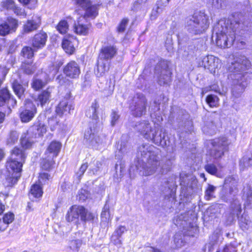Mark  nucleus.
I'll return each instance as SVG.
<instances>
[{
    "label": "nucleus",
    "mask_w": 252,
    "mask_h": 252,
    "mask_svg": "<svg viewBox=\"0 0 252 252\" xmlns=\"http://www.w3.org/2000/svg\"><path fill=\"white\" fill-rule=\"evenodd\" d=\"M19 137V134L17 131L11 130L7 136L6 145L8 146H13L18 142Z\"/></svg>",
    "instance_id": "obj_32"
},
{
    "label": "nucleus",
    "mask_w": 252,
    "mask_h": 252,
    "mask_svg": "<svg viewBox=\"0 0 252 252\" xmlns=\"http://www.w3.org/2000/svg\"><path fill=\"white\" fill-rule=\"evenodd\" d=\"M208 17L204 13H195L186 18V28L192 34H200L209 27Z\"/></svg>",
    "instance_id": "obj_5"
},
{
    "label": "nucleus",
    "mask_w": 252,
    "mask_h": 252,
    "mask_svg": "<svg viewBox=\"0 0 252 252\" xmlns=\"http://www.w3.org/2000/svg\"><path fill=\"white\" fill-rule=\"evenodd\" d=\"M75 4L82 9L84 12H79L81 15L84 17L94 18L97 14L96 7L92 4L90 0H73Z\"/></svg>",
    "instance_id": "obj_10"
},
{
    "label": "nucleus",
    "mask_w": 252,
    "mask_h": 252,
    "mask_svg": "<svg viewBox=\"0 0 252 252\" xmlns=\"http://www.w3.org/2000/svg\"><path fill=\"white\" fill-rule=\"evenodd\" d=\"M252 27V22L242 14L234 16L232 20L220 19L213 29L217 46L224 48L230 46L236 36H242Z\"/></svg>",
    "instance_id": "obj_1"
},
{
    "label": "nucleus",
    "mask_w": 252,
    "mask_h": 252,
    "mask_svg": "<svg viewBox=\"0 0 252 252\" xmlns=\"http://www.w3.org/2000/svg\"><path fill=\"white\" fill-rule=\"evenodd\" d=\"M18 26L17 21L12 18H8L7 20L0 25V35L4 36L15 31Z\"/></svg>",
    "instance_id": "obj_16"
},
{
    "label": "nucleus",
    "mask_w": 252,
    "mask_h": 252,
    "mask_svg": "<svg viewBox=\"0 0 252 252\" xmlns=\"http://www.w3.org/2000/svg\"><path fill=\"white\" fill-rule=\"evenodd\" d=\"M69 26L66 21H61L56 26L57 31L61 34L65 33L68 30Z\"/></svg>",
    "instance_id": "obj_43"
},
{
    "label": "nucleus",
    "mask_w": 252,
    "mask_h": 252,
    "mask_svg": "<svg viewBox=\"0 0 252 252\" xmlns=\"http://www.w3.org/2000/svg\"><path fill=\"white\" fill-rule=\"evenodd\" d=\"M18 1L24 5H28L30 8H32L36 4V0H18Z\"/></svg>",
    "instance_id": "obj_56"
},
{
    "label": "nucleus",
    "mask_w": 252,
    "mask_h": 252,
    "mask_svg": "<svg viewBox=\"0 0 252 252\" xmlns=\"http://www.w3.org/2000/svg\"><path fill=\"white\" fill-rule=\"evenodd\" d=\"M101 165V162L97 161L95 164V167H91L89 169V173L91 175H94L99 170L100 166Z\"/></svg>",
    "instance_id": "obj_61"
},
{
    "label": "nucleus",
    "mask_w": 252,
    "mask_h": 252,
    "mask_svg": "<svg viewBox=\"0 0 252 252\" xmlns=\"http://www.w3.org/2000/svg\"><path fill=\"white\" fill-rule=\"evenodd\" d=\"M101 218L102 221L104 222H108L110 219L109 207L107 204H105L104 206L101 214Z\"/></svg>",
    "instance_id": "obj_47"
},
{
    "label": "nucleus",
    "mask_w": 252,
    "mask_h": 252,
    "mask_svg": "<svg viewBox=\"0 0 252 252\" xmlns=\"http://www.w3.org/2000/svg\"><path fill=\"white\" fill-rule=\"evenodd\" d=\"M80 17L77 21V23H75L73 26V31L75 33L79 35H85L88 33L89 28L90 27V24H84L81 23V19L87 18L84 17V15Z\"/></svg>",
    "instance_id": "obj_24"
},
{
    "label": "nucleus",
    "mask_w": 252,
    "mask_h": 252,
    "mask_svg": "<svg viewBox=\"0 0 252 252\" xmlns=\"http://www.w3.org/2000/svg\"><path fill=\"white\" fill-rule=\"evenodd\" d=\"M149 165H151L152 166H146L145 167V163L142 160V163L139 162L138 164L136 165L137 170L139 171V173L143 176H149L153 174L156 171L157 165V159L152 160L150 162Z\"/></svg>",
    "instance_id": "obj_15"
},
{
    "label": "nucleus",
    "mask_w": 252,
    "mask_h": 252,
    "mask_svg": "<svg viewBox=\"0 0 252 252\" xmlns=\"http://www.w3.org/2000/svg\"><path fill=\"white\" fill-rule=\"evenodd\" d=\"M16 3L13 0H5L1 2V6L7 10H13Z\"/></svg>",
    "instance_id": "obj_50"
},
{
    "label": "nucleus",
    "mask_w": 252,
    "mask_h": 252,
    "mask_svg": "<svg viewBox=\"0 0 252 252\" xmlns=\"http://www.w3.org/2000/svg\"><path fill=\"white\" fill-rule=\"evenodd\" d=\"M43 193L42 189L39 185L34 184L32 186L31 189V194L33 197L38 198L42 196Z\"/></svg>",
    "instance_id": "obj_44"
},
{
    "label": "nucleus",
    "mask_w": 252,
    "mask_h": 252,
    "mask_svg": "<svg viewBox=\"0 0 252 252\" xmlns=\"http://www.w3.org/2000/svg\"><path fill=\"white\" fill-rule=\"evenodd\" d=\"M128 22V19L127 18H124L118 26L117 31L119 32H124Z\"/></svg>",
    "instance_id": "obj_54"
},
{
    "label": "nucleus",
    "mask_w": 252,
    "mask_h": 252,
    "mask_svg": "<svg viewBox=\"0 0 252 252\" xmlns=\"http://www.w3.org/2000/svg\"><path fill=\"white\" fill-rule=\"evenodd\" d=\"M26 158L25 151L21 147L15 146L10 151V155L9 158H11V160L15 159L25 162Z\"/></svg>",
    "instance_id": "obj_26"
},
{
    "label": "nucleus",
    "mask_w": 252,
    "mask_h": 252,
    "mask_svg": "<svg viewBox=\"0 0 252 252\" xmlns=\"http://www.w3.org/2000/svg\"><path fill=\"white\" fill-rule=\"evenodd\" d=\"M211 144L213 147L210 150V155L213 158L217 159L220 158L227 150L229 143L227 139L223 137L212 140Z\"/></svg>",
    "instance_id": "obj_8"
},
{
    "label": "nucleus",
    "mask_w": 252,
    "mask_h": 252,
    "mask_svg": "<svg viewBox=\"0 0 252 252\" xmlns=\"http://www.w3.org/2000/svg\"><path fill=\"white\" fill-rule=\"evenodd\" d=\"M252 165V154L243 157L239 162L241 170H244Z\"/></svg>",
    "instance_id": "obj_35"
},
{
    "label": "nucleus",
    "mask_w": 252,
    "mask_h": 252,
    "mask_svg": "<svg viewBox=\"0 0 252 252\" xmlns=\"http://www.w3.org/2000/svg\"><path fill=\"white\" fill-rule=\"evenodd\" d=\"M7 196L8 194L0 193V215L3 213L5 208V205L2 202L1 199H2L4 201Z\"/></svg>",
    "instance_id": "obj_59"
},
{
    "label": "nucleus",
    "mask_w": 252,
    "mask_h": 252,
    "mask_svg": "<svg viewBox=\"0 0 252 252\" xmlns=\"http://www.w3.org/2000/svg\"><path fill=\"white\" fill-rule=\"evenodd\" d=\"M130 148V146L127 144V142L122 140L121 143L117 146L118 151L116 152V156L120 158L126 154Z\"/></svg>",
    "instance_id": "obj_34"
},
{
    "label": "nucleus",
    "mask_w": 252,
    "mask_h": 252,
    "mask_svg": "<svg viewBox=\"0 0 252 252\" xmlns=\"http://www.w3.org/2000/svg\"><path fill=\"white\" fill-rule=\"evenodd\" d=\"M217 252H236V250L231 245H226L221 252L218 251Z\"/></svg>",
    "instance_id": "obj_64"
},
{
    "label": "nucleus",
    "mask_w": 252,
    "mask_h": 252,
    "mask_svg": "<svg viewBox=\"0 0 252 252\" xmlns=\"http://www.w3.org/2000/svg\"><path fill=\"white\" fill-rule=\"evenodd\" d=\"M111 241L115 245H121L122 244L121 237H119L114 233L111 236Z\"/></svg>",
    "instance_id": "obj_60"
},
{
    "label": "nucleus",
    "mask_w": 252,
    "mask_h": 252,
    "mask_svg": "<svg viewBox=\"0 0 252 252\" xmlns=\"http://www.w3.org/2000/svg\"><path fill=\"white\" fill-rule=\"evenodd\" d=\"M16 100L13 97H11L10 94L7 89H3L0 92V106L6 103L10 108H13L16 104Z\"/></svg>",
    "instance_id": "obj_21"
},
{
    "label": "nucleus",
    "mask_w": 252,
    "mask_h": 252,
    "mask_svg": "<svg viewBox=\"0 0 252 252\" xmlns=\"http://www.w3.org/2000/svg\"><path fill=\"white\" fill-rule=\"evenodd\" d=\"M21 174L20 173H11L9 174L8 173V175H7L6 178V182H7V186H12L15 184L18 181V179L20 177Z\"/></svg>",
    "instance_id": "obj_39"
},
{
    "label": "nucleus",
    "mask_w": 252,
    "mask_h": 252,
    "mask_svg": "<svg viewBox=\"0 0 252 252\" xmlns=\"http://www.w3.org/2000/svg\"><path fill=\"white\" fill-rule=\"evenodd\" d=\"M183 237L184 236L180 234H176L175 235L174 242L176 248H179L185 245V241L183 239Z\"/></svg>",
    "instance_id": "obj_46"
},
{
    "label": "nucleus",
    "mask_w": 252,
    "mask_h": 252,
    "mask_svg": "<svg viewBox=\"0 0 252 252\" xmlns=\"http://www.w3.org/2000/svg\"><path fill=\"white\" fill-rule=\"evenodd\" d=\"M21 69L24 73L27 74H32L34 72L36 69V67L35 65L32 64V63H24L21 65Z\"/></svg>",
    "instance_id": "obj_41"
},
{
    "label": "nucleus",
    "mask_w": 252,
    "mask_h": 252,
    "mask_svg": "<svg viewBox=\"0 0 252 252\" xmlns=\"http://www.w3.org/2000/svg\"><path fill=\"white\" fill-rule=\"evenodd\" d=\"M78 196L79 200L84 201L89 197V193L87 190L82 189L79 191Z\"/></svg>",
    "instance_id": "obj_58"
},
{
    "label": "nucleus",
    "mask_w": 252,
    "mask_h": 252,
    "mask_svg": "<svg viewBox=\"0 0 252 252\" xmlns=\"http://www.w3.org/2000/svg\"><path fill=\"white\" fill-rule=\"evenodd\" d=\"M219 119V115L216 112L212 113L202 127L204 133L209 135L214 134L217 131L216 123Z\"/></svg>",
    "instance_id": "obj_13"
},
{
    "label": "nucleus",
    "mask_w": 252,
    "mask_h": 252,
    "mask_svg": "<svg viewBox=\"0 0 252 252\" xmlns=\"http://www.w3.org/2000/svg\"><path fill=\"white\" fill-rule=\"evenodd\" d=\"M47 35L44 32L36 33L32 39V46L36 49H40L45 46L47 39Z\"/></svg>",
    "instance_id": "obj_22"
},
{
    "label": "nucleus",
    "mask_w": 252,
    "mask_h": 252,
    "mask_svg": "<svg viewBox=\"0 0 252 252\" xmlns=\"http://www.w3.org/2000/svg\"><path fill=\"white\" fill-rule=\"evenodd\" d=\"M219 98L215 94H209L206 98V102L210 107H216L219 104Z\"/></svg>",
    "instance_id": "obj_40"
},
{
    "label": "nucleus",
    "mask_w": 252,
    "mask_h": 252,
    "mask_svg": "<svg viewBox=\"0 0 252 252\" xmlns=\"http://www.w3.org/2000/svg\"><path fill=\"white\" fill-rule=\"evenodd\" d=\"M12 88L17 96L19 98H21L24 94L26 88L17 80H14L12 83Z\"/></svg>",
    "instance_id": "obj_37"
},
{
    "label": "nucleus",
    "mask_w": 252,
    "mask_h": 252,
    "mask_svg": "<svg viewBox=\"0 0 252 252\" xmlns=\"http://www.w3.org/2000/svg\"><path fill=\"white\" fill-rule=\"evenodd\" d=\"M119 115L118 114L117 112L116 111H113L111 115V125L114 126L116 123V122L119 120Z\"/></svg>",
    "instance_id": "obj_63"
},
{
    "label": "nucleus",
    "mask_w": 252,
    "mask_h": 252,
    "mask_svg": "<svg viewBox=\"0 0 252 252\" xmlns=\"http://www.w3.org/2000/svg\"><path fill=\"white\" fill-rule=\"evenodd\" d=\"M79 217L82 221L93 220L94 215L83 206L74 205L68 210L65 216L67 221L73 222L77 226L79 224Z\"/></svg>",
    "instance_id": "obj_6"
},
{
    "label": "nucleus",
    "mask_w": 252,
    "mask_h": 252,
    "mask_svg": "<svg viewBox=\"0 0 252 252\" xmlns=\"http://www.w3.org/2000/svg\"><path fill=\"white\" fill-rule=\"evenodd\" d=\"M126 229L125 226L121 225L113 233L114 234L121 237L123 234L126 231Z\"/></svg>",
    "instance_id": "obj_62"
},
{
    "label": "nucleus",
    "mask_w": 252,
    "mask_h": 252,
    "mask_svg": "<svg viewBox=\"0 0 252 252\" xmlns=\"http://www.w3.org/2000/svg\"><path fill=\"white\" fill-rule=\"evenodd\" d=\"M46 132V127L45 125L41 123H37L31 126L27 131V134L29 137L36 138L41 136Z\"/></svg>",
    "instance_id": "obj_18"
},
{
    "label": "nucleus",
    "mask_w": 252,
    "mask_h": 252,
    "mask_svg": "<svg viewBox=\"0 0 252 252\" xmlns=\"http://www.w3.org/2000/svg\"><path fill=\"white\" fill-rule=\"evenodd\" d=\"M197 180L195 177L192 175L180 176V184L187 189H193L197 185Z\"/></svg>",
    "instance_id": "obj_28"
},
{
    "label": "nucleus",
    "mask_w": 252,
    "mask_h": 252,
    "mask_svg": "<svg viewBox=\"0 0 252 252\" xmlns=\"http://www.w3.org/2000/svg\"><path fill=\"white\" fill-rule=\"evenodd\" d=\"M149 110L151 114V117L154 123V126L152 127L150 124L146 121L140 122L136 125V129L140 132L144 137L152 141L154 143L157 144V129L156 125L158 122V107L157 104V100H154L153 102L150 103Z\"/></svg>",
    "instance_id": "obj_4"
},
{
    "label": "nucleus",
    "mask_w": 252,
    "mask_h": 252,
    "mask_svg": "<svg viewBox=\"0 0 252 252\" xmlns=\"http://www.w3.org/2000/svg\"><path fill=\"white\" fill-rule=\"evenodd\" d=\"M61 147L62 144L60 142L53 141L48 146L45 152V154H49L48 157H50V158L56 157L58 155Z\"/></svg>",
    "instance_id": "obj_27"
},
{
    "label": "nucleus",
    "mask_w": 252,
    "mask_h": 252,
    "mask_svg": "<svg viewBox=\"0 0 252 252\" xmlns=\"http://www.w3.org/2000/svg\"><path fill=\"white\" fill-rule=\"evenodd\" d=\"M71 106L68 105V102L66 100H63L60 102L58 107L56 108V112L60 115L62 116L64 112L68 111L70 112Z\"/></svg>",
    "instance_id": "obj_36"
},
{
    "label": "nucleus",
    "mask_w": 252,
    "mask_h": 252,
    "mask_svg": "<svg viewBox=\"0 0 252 252\" xmlns=\"http://www.w3.org/2000/svg\"><path fill=\"white\" fill-rule=\"evenodd\" d=\"M158 66L161 68L158 84H167L171 81V72L169 68V63L167 61H161Z\"/></svg>",
    "instance_id": "obj_14"
},
{
    "label": "nucleus",
    "mask_w": 252,
    "mask_h": 252,
    "mask_svg": "<svg viewBox=\"0 0 252 252\" xmlns=\"http://www.w3.org/2000/svg\"><path fill=\"white\" fill-rule=\"evenodd\" d=\"M14 215L12 212H8L5 214L2 218V220L7 224L12 223L14 220Z\"/></svg>",
    "instance_id": "obj_52"
},
{
    "label": "nucleus",
    "mask_w": 252,
    "mask_h": 252,
    "mask_svg": "<svg viewBox=\"0 0 252 252\" xmlns=\"http://www.w3.org/2000/svg\"><path fill=\"white\" fill-rule=\"evenodd\" d=\"M109 69V62L105 61L98 59L97 66L95 70L97 76H102L104 73L108 71Z\"/></svg>",
    "instance_id": "obj_29"
},
{
    "label": "nucleus",
    "mask_w": 252,
    "mask_h": 252,
    "mask_svg": "<svg viewBox=\"0 0 252 252\" xmlns=\"http://www.w3.org/2000/svg\"><path fill=\"white\" fill-rule=\"evenodd\" d=\"M238 192L237 182L232 177H229L224 181V187L221 198L225 202H231Z\"/></svg>",
    "instance_id": "obj_9"
},
{
    "label": "nucleus",
    "mask_w": 252,
    "mask_h": 252,
    "mask_svg": "<svg viewBox=\"0 0 252 252\" xmlns=\"http://www.w3.org/2000/svg\"><path fill=\"white\" fill-rule=\"evenodd\" d=\"M116 53L117 49L114 46H105L101 48L98 59L109 61L116 55Z\"/></svg>",
    "instance_id": "obj_20"
},
{
    "label": "nucleus",
    "mask_w": 252,
    "mask_h": 252,
    "mask_svg": "<svg viewBox=\"0 0 252 252\" xmlns=\"http://www.w3.org/2000/svg\"><path fill=\"white\" fill-rule=\"evenodd\" d=\"M21 55L24 58L30 59L33 56V51L32 47L26 46L22 49Z\"/></svg>",
    "instance_id": "obj_48"
},
{
    "label": "nucleus",
    "mask_w": 252,
    "mask_h": 252,
    "mask_svg": "<svg viewBox=\"0 0 252 252\" xmlns=\"http://www.w3.org/2000/svg\"><path fill=\"white\" fill-rule=\"evenodd\" d=\"M208 3L211 4L213 8L220 9L223 7L224 1L223 0H209Z\"/></svg>",
    "instance_id": "obj_51"
},
{
    "label": "nucleus",
    "mask_w": 252,
    "mask_h": 252,
    "mask_svg": "<svg viewBox=\"0 0 252 252\" xmlns=\"http://www.w3.org/2000/svg\"><path fill=\"white\" fill-rule=\"evenodd\" d=\"M36 113V108L35 105L31 101L27 100L24 107L22 108L20 113V118L23 123L31 121Z\"/></svg>",
    "instance_id": "obj_12"
},
{
    "label": "nucleus",
    "mask_w": 252,
    "mask_h": 252,
    "mask_svg": "<svg viewBox=\"0 0 252 252\" xmlns=\"http://www.w3.org/2000/svg\"><path fill=\"white\" fill-rule=\"evenodd\" d=\"M29 138L30 137L28 138H24L23 137H21L20 139V142L23 149H28L32 146L33 142L30 140Z\"/></svg>",
    "instance_id": "obj_53"
},
{
    "label": "nucleus",
    "mask_w": 252,
    "mask_h": 252,
    "mask_svg": "<svg viewBox=\"0 0 252 252\" xmlns=\"http://www.w3.org/2000/svg\"><path fill=\"white\" fill-rule=\"evenodd\" d=\"M216 189V187L211 185H208V186L205 192L204 197L206 200H210L212 198H214V193Z\"/></svg>",
    "instance_id": "obj_42"
},
{
    "label": "nucleus",
    "mask_w": 252,
    "mask_h": 252,
    "mask_svg": "<svg viewBox=\"0 0 252 252\" xmlns=\"http://www.w3.org/2000/svg\"><path fill=\"white\" fill-rule=\"evenodd\" d=\"M205 170L209 174L213 175H216L218 169L216 166L212 163H208L205 166Z\"/></svg>",
    "instance_id": "obj_49"
},
{
    "label": "nucleus",
    "mask_w": 252,
    "mask_h": 252,
    "mask_svg": "<svg viewBox=\"0 0 252 252\" xmlns=\"http://www.w3.org/2000/svg\"><path fill=\"white\" fill-rule=\"evenodd\" d=\"M88 167V165L87 163H83L79 168V170L78 172H76V175L79 180L82 175L84 174L85 171L87 170Z\"/></svg>",
    "instance_id": "obj_55"
},
{
    "label": "nucleus",
    "mask_w": 252,
    "mask_h": 252,
    "mask_svg": "<svg viewBox=\"0 0 252 252\" xmlns=\"http://www.w3.org/2000/svg\"><path fill=\"white\" fill-rule=\"evenodd\" d=\"M82 245V241L80 239L72 240L69 241L67 249H69L73 252H78Z\"/></svg>",
    "instance_id": "obj_38"
},
{
    "label": "nucleus",
    "mask_w": 252,
    "mask_h": 252,
    "mask_svg": "<svg viewBox=\"0 0 252 252\" xmlns=\"http://www.w3.org/2000/svg\"><path fill=\"white\" fill-rule=\"evenodd\" d=\"M63 72L66 76L76 79L78 78L80 74V67L76 62H70L64 67Z\"/></svg>",
    "instance_id": "obj_17"
},
{
    "label": "nucleus",
    "mask_w": 252,
    "mask_h": 252,
    "mask_svg": "<svg viewBox=\"0 0 252 252\" xmlns=\"http://www.w3.org/2000/svg\"><path fill=\"white\" fill-rule=\"evenodd\" d=\"M147 100L146 96L142 94H136L132 99L130 104V109L133 116L141 117L145 113Z\"/></svg>",
    "instance_id": "obj_7"
},
{
    "label": "nucleus",
    "mask_w": 252,
    "mask_h": 252,
    "mask_svg": "<svg viewBox=\"0 0 252 252\" xmlns=\"http://www.w3.org/2000/svg\"><path fill=\"white\" fill-rule=\"evenodd\" d=\"M156 148L152 146H148L147 145H142L138 148V156L140 154L141 157L148 158L149 164L152 160H157V156L156 153L152 151L153 149Z\"/></svg>",
    "instance_id": "obj_19"
},
{
    "label": "nucleus",
    "mask_w": 252,
    "mask_h": 252,
    "mask_svg": "<svg viewBox=\"0 0 252 252\" xmlns=\"http://www.w3.org/2000/svg\"><path fill=\"white\" fill-rule=\"evenodd\" d=\"M48 159H43L41 163V166L43 169L46 170H50L54 165V161L53 160V158L48 157Z\"/></svg>",
    "instance_id": "obj_45"
},
{
    "label": "nucleus",
    "mask_w": 252,
    "mask_h": 252,
    "mask_svg": "<svg viewBox=\"0 0 252 252\" xmlns=\"http://www.w3.org/2000/svg\"><path fill=\"white\" fill-rule=\"evenodd\" d=\"M200 64L213 74H215L221 65L220 60L212 55L203 57Z\"/></svg>",
    "instance_id": "obj_11"
},
{
    "label": "nucleus",
    "mask_w": 252,
    "mask_h": 252,
    "mask_svg": "<svg viewBox=\"0 0 252 252\" xmlns=\"http://www.w3.org/2000/svg\"><path fill=\"white\" fill-rule=\"evenodd\" d=\"M98 109L99 105L95 100L86 113V116L92 119V123L94 125L93 126H91L89 129L85 131L84 140L87 144L94 148H97L101 143L100 138L96 135V132L100 126L98 116Z\"/></svg>",
    "instance_id": "obj_3"
},
{
    "label": "nucleus",
    "mask_w": 252,
    "mask_h": 252,
    "mask_svg": "<svg viewBox=\"0 0 252 252\" xmlns=\"http://www.w3.org/2000/svg\"><path fill=\"white\" fill-rule=\"evenodd\" d=\"M52 92V88H48L46 90L43 91L38 96L37 100L40 103L41 106L44 105L49 101L51 94Z\"/></svg>",
    "instance_id": "obj_31"
},
{
    "label": "nucleus",
    "mask_w": 252,
    "mask_h": 252,
    "mask_svg": "<svg viewBox=\"0 0 252 252\" xmlns=\"http://www.w3.org/2000/svg\"><path fill=\"white\" fill-rule=\"evenodd\" d=\"M243 197L244 199L246 200V203L248 205L251 204L252 202V191L251 189H249V190L246 193H245V191H244Z\"/></svg>",
    "instance_id": "obj_57"
},
{
    "label": "nucleus",
    "mask_w": 252,
    "mask_h": 252,
    "mask_svg": "<svg viewBox=\"0 0 252 252\" xmlns=\"http://www.w3.org/2000/svg\"><path fill=\"white\" fill-rule=\"evenodd\" d=\"M49 79L48 76H47L43 81L41 79L34 77L31 84L32 87L35 91L39 90L46 85Z\"/></svg>",
    "instance_id": "obj_33"
},
{
    "label": "nucleus",
    "mask_w": 252,
    "mask_h": 252,
    "mask_svg": "<svg viewBox=\"0 0 252 252\" xmlns=\"http://www.w3.org/2000/svg\"><path fill=\"white\" fill-rule=\"evenodd\" d=\"M24 163V162H21L15 159L11 160V158H9L6 163V168L8 173L9 174L11 173L21 174Z\"/></svg>",
    "instance_id": "obj_23"
},
{
    "label": "nucleus",
    "mask_w": 252,
    "mask_h": 252,
    "mask_svg": "<svg viewBox=\"0 0 252 252\" xmlns=\"http://www.w3.org/2000/svg\"><path fill=\"white\" fill-rule=\"evenodd\" d=\"M250 66V61L244 56L241 57L235 63H231L229 70L231 72L237 73L231 76L234 80L233 91L234 90H238L241 93L247 86L249 80L248 75L247 72L243 71L248 69Z\"/></svg>",
    "instance_id": "obj_2"
},
{
    "label": "nucleus",
    "mask_w": 252,
    "mask_h": 252,
    "mask_svg": "<svg viewBox=\"0 0 252 252\" xmlns=\"http://www.w3.org/2000/svg\"><path fill=\"white\" fill-rule=\"evenodd\" d=\"M76 42V38L72 36H66L63 40L62 47L66 53L71 54L75 50L74 44Z\"/></svg>",
    "instance_id": "obj_25"
},
{
    "label": "nucleus",
    "mask_w": 252,
    "mask_h": 252,
    "mask_svg": "<svg viewBox=\"0 0 252 252\" xmlns=\"http://www.w3.org/2000/svg\"><path fill=\"white\" fill-rule=\"evenodd\" d=\"M39 21H37L34 20H28L24 25L23 30L26 33H29L36 30L40 26Z\"/></svg>",
    "instance_id": "obj_30"
}]
</instances>
